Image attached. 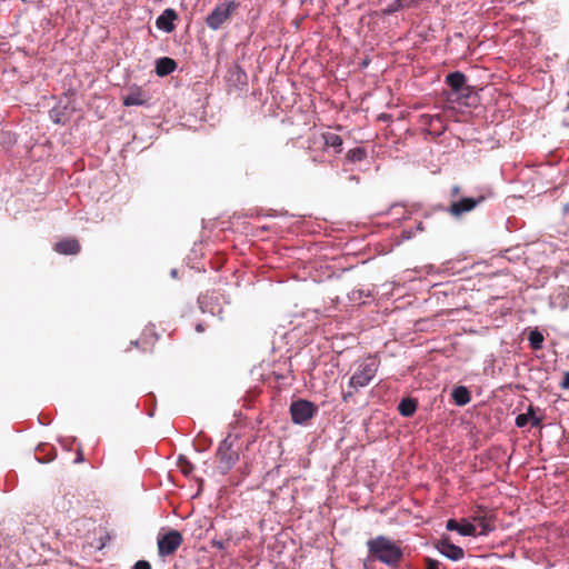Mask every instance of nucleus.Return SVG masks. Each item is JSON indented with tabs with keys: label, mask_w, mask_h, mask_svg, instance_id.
<instances>
[{
	"label": "nucleus",
	"mask_w": 569,
	"mask_h": 569,
	"mask_svg": "<svg viewBox=\"0 0 569 569\" xmlns=\"http://www.w3.org/2000/svg\"><path fill=\"white\" fill-rule=\"evenodd\" d=\"M473 523L477 525V536H487L495 527L482 516L473 517Z\"/></svg>",
	"instance_id": "17"
},
{
	"label": "nucleus",
	"mask_w": 569,
	"mask_h": 569,
	"mask_svg": "<svg viewBox=\"0 0 569 569\" xmlns=\"http://www.w3.org/2000/svg\"><path fill=\"white\" fill-rule=\"evenodd\" d=\"M367 156V152L363 148L357 147L353 149H350L347 154L346 159L350 162H360L362 161Z\"/></svg>",
	"instance_id": "23"
},
{
	"label": "nucleus",
	"mask_w": 569,
	"mask_h": 569,
	"mask_svg": "<svg viewBox=\"0 0 569 569\" xmlns=\"http://www.w3.org/2000/svg\"><path fill=\"white\" fill-rule=\"evenodd\" d=\"M133 569H151V566L146 560H139L134 563Z\"/></svg>",
	"instance_id": "32"
},
{
	"label": "nucleus",
	"mask_w": 569,
	"mask_h": 569,
	"mask_svg": "<svg viewBox=\"0 0 569 569\" xmlns=\"http://www.w3.org/2000/svg\"><path fill=\"white\" fill-rule=\"evenodd\" d=\"M486 200L485 196L478 197H462L455 200L446 209V211L453 218H461L463 214L471 212L479 204Z\"/></svg>",
	"instance_id": "6"
},
{
	"label": "nucleus",
	"mask_w": 569,
	"mask_h": 569,
	"mask_svg": "<svg viewBox=\"0 0 569 569\" xmlns=\"http://www.w3.org/2000/svg\"><path fill=\"white\" fill-rule=\"evenodd\" d=\"M348 179L351 182H355L356 184H358L360 182V178L358 176H355V174L349 176Z\"/></svg>",
	"instance_id": "37"
},
{
	"label": "nucleus",
	"mask_w": 569,
	"mask_h": 569,
	"mask_svg": "<svg viewBox=\"0 0 569 569\" xmlns=\"http://www.w3.org/2000/svg\"><path fill=\"white\" fill-rule=\"evenodd\" d=\"M563 389H569V372H565L563 379L560 383Z\"/></svg>",
	"instance_id": "33"
},
{
	"label": "nucleus",
	"mask_w": 569,
	"mask_h": 569,
	"mask_svg": "<svg viewBox=\"0 0 569 569\" xmlns=\"http://www.w3.org/2000/svg\"><path fill=\"white\" fill-rule=\"evenodd\" d=\"M406 9L401 0L391 1L383 10L382 14L390 16L399 10Z\"/></svg>",
	"instance_id": "24"
},
{
	"label": "nucleus",
	"mask_w": 569,
	"mask_h": 569,
	"mask_svg": "<svg viewBox=\"0 0 569 569\" xmlns=\"http://www.w3.org/2000/svg\"><path fill=\"white\" fill-rule=\"evenodd\" d=\"M131 345H133V346H136V347H137V346H138V340L132 341V342H131Z\"/></svg>",
	"instance_id": "40"
},
{
	"label": "nucleus",
	"mask_w": 569,
	"mask_h": 569,
	"mask_svg": "<svg viewBox=\"0 0 569 569\" xmlns=\"http://www.w3.org/2000/svg\"><path fill=\"white\" fill-rule=\"evenodd\" d=\"M50 118L52 119V121L54 123H60L61 122V119H60V111L56 108L51 109L50 110Z\"/></svg>",
	"instance_id": "31"
},
{
	"label": "nucleus",
	"mask_w": 569,
	"mask_h": 569,
	"mask_svg": "<svg viewBox=\"0 0 569 569\" xmlns=\"http://www.w3.org/2000/svg\"><path fill=\"white\" fill-rule=\"evenodd\" d=\"M80 243L74 238H66L56 243L54 250L60 254H77L80 252Z\"/></svg>",
	"instance_id": "12"
},
{
	"label": "nucleus",
	"mask_w": 569,
	"mask_h": 569,
	"mask_svg": "<svg viewBox=\"0 0 569 569\" xmlns=\"http://www.w3.org/2000/svg\"><path fill=\"white\" fill-rule=\"evenodd\" d=\"M398 410L403 417H411L417 410V402L413 399H402L398 406Z\"/></svg>",
	"instance_id": "18"
},
{
	"label": "nucleus",
	"mask_w": 569,
	"mask_h": 569,
	"mask_svg": "<svg viewBox=\"0 0 569 569\" xmlns=\"http://www.w3.org/2000/svg\"><path fill=\"white\" fill-rule=\"evenodd\" d=\"M83 460H84V458H83L82 451H81V450H78V452H77V457H76V459H74V463H80V462H82Z\"/></svg>",
	"instance_id": "35"
},
{
	"label": "nucleus",
	"mask_w": 569,
	"mask_h": 569,
	"mask_svg": "<svg viewBox=\"0 0 569 569\" xmlns=\"http://www.w3.org/2000/svg\"><path fill=\"white\" fill-rule=\"evenodd\" d=\"M458 533L463 537H476L477 536V525L473 522H469L466 519H462L459 522Z\"/></svg>",
	"instance_id": "20"
},
{
	"label": "nucleus",
	"mask_w": 569,
	"mask_h": 569,
	"mask_svg": "<svg viewBox=\"0 0 569 569\" xmlns=\"http://www.w3.org/2000/svg\"><path fill=\"white\" fill-rule=\"evenodd\" d=\"M196 330H197L198 332H203V331H204V327H203V325H202V323H198V325L196 326Z\"/></svg>",
	"instance_id": "38"
},
{
	"label": "nucleus",
	"mask_w": 569,
	"mask_h": 569,
	"mask_svg": "<svg viewBox=\"0 0 569 569\" xmlns=\"http://www.w3.org/2000/svg\"><path fill=\"white\" fill-rule=\"evenodd\" d=\"M291 420L296 425H305L318 412V407L309 400L299 399L290 405Z\"/></svg>",
	"instance_id": "5"
},
{
	"label": "nucleus",
	"mask_w": 569,
	"mask_h": 569,
	"mask_svg": "<svg viewBox=\"0 0 569 569\" xmlns=\"http://www.w3.org/2000/svg\"><path fill=\"white\" fill-rule=\"evenodd\" d=\"M378 371V361L375 358H367L358 362L357 368L349 380V387L358 390L367 387Z\"/></svg>",
	"instance_id": "2"
},
{
	"label": "nucleus",
	"mask_w": 569,
	"mask_h": 569,
	"mask_svg": "<svg viewBox=\"0 0 569 569\" xmlns=\"http://www.w3.org/2000/svg\"><path fill=\"white\" fill-rule=\"evenodd\" d=\"M247 73L240 66L234 64L229 69L228 81L230 84L237 87L238 89H242L244 86H247Z\"/></svg>",
	"instance_id": "13"
},
{
	"label": "nucleus",
	"mask_w": 569,
	"mask_h": 569,
	"mask_svg": "<svg viewBox=\"0 0 569 569\" xmlns=\"http://www.w3.org/2000/svg\"><path fill=\"white\" fill-rule=\"evenodd\" d=\"M182 535L177 530H170L158 537V552L161 557L170 556L181 546Z\"/></svg>",
	"instance_id": "7"
},
{
	"label": "nucleus",
	"mask_w": 569,
	"mask_h": 569,
	"mask_svg": "<svg viewBox=\"0 0 569 569\" xmlns=\"http://www.w3.org/2000/svg\"><path fill=\"white\" fill-rule=\"evenodd\" d=\"M367 547L373 559L390 567H397L403 557L400 546L382 535L369 539Z\"/></svg>",
	"instance_id": "1"
},
{
	"label": "nucleus",
	"mask_w": 569,
	"mask_h": 569,
	"mask_svg": "<svg viewBox=\"0 0 569 569\" xmlns=\"http://www.w3.org/2000/svg\"><path fill=\"white\" fill-rule=\"evenodd\" d=\"M178 14L174 9L168 8L163 10V12L156 19V27L159 30H162L167 33H170L174 30V20H177Z\"/></svg>",
	"instance_id": "10"
},
{
	"label": "nucleus",
	"mask_w": 569,
	"mask_h": 569,
	"mask_svg": "<svg viewBox=\"0 0 569 569\" xmlns=\"http://www.w3.org/2000/svg\"><path fill=\"white\" fill-rule=\"evenodd\" d=\"M369 297H371V292L363 289H355L349 293V300L355 305L365 303V298Z\"/></svg>",
	"instance_id": "21"
},
{
	"label": "nucleus",
	"mask_w": 569,
	"mask_h": 569,
	"mask_svg": "<svg viewBox=\"0 0 569 569\" xmlns=\"http://www.w3.org/2000/svg\"><path fill=\"white\" fill-rule=\"evenodd\" d=\"M351 397H352V392L351 391L342 392V400L345 402H348Z\"/></svg>",
	"instance_id": "36"
},
{
	"label": "nucleus",
	"mask_w": 569,
	"mask_h": 569,
	"mask_svg": "<svg viewBox=\"0 0 569 569\" xmlns=\"http://www.w3.org/2000/svg\"><path fill=\"white\" fill-rule=\"evenodd\" d=\"M529 345L533 350H540L543 343V336L538 330H531L528 336Z\"/></svg>",
	"instance_id": "22"
},
{
	"label": "nucleus",
	"mask_w": 569,
	"mask_h": 569,
	"mask_svg": "<svg viewBox=\"0 0 569 569\" xmlns=\"http://www.w3.org/2000/svg\"><path fill=\"white\" fill-rule=\"evenodd\" d=\"M179 463L182 467L184 473H189L192 470V465L183 457L179 458Z\"/></svg>",
	"instance_id": "28"
},
{
	"label": "nucleus",
	"mask_w": 569,
	"mask_h": 569,
	"mask_svg": "<svg viewBox=\"0 0 569 569\" xmlns=\"http://www.w3.org/2000/svg\"><path fill=\"white\" fill-rule=\"evenodd\" d=\"M325 146L335 149L336 153H340L342 150V138L333 132H326L322 134Z\"/></svg>",
	"instance_id": "16"
},
{
	"label": "nucleus",
	"mask_w": 569,
	"mask_h": 569,
	"mask_svg": "<svg viewBox=\"0 0 569 569\" xmlns=\"http://www.w3.org/2000/svg\"><path fill=\"white\" fill-rule=\"evenodd\" d=\"M467 78L460 71H455L446 77V83L451 88V90L459 94H465L466 91H469V87L466 84Z\"/></svg>",
	"instance_id": "11"
},
{
	"label": "nucleus",
	"mask_w": 569,
	"mask_h": 569,
	"mask_svg": "<svg viewBox=\"0 0 569 569\" xmlns=\"http://www.w3.org/2000/svg\"><path fill=\"white\" fill-rule=\"evenodd\" d=\"M459 192H460V187L457 184L452 186V188L450 190L451 197H453V198L457 197L459 194Z\"/></svg>",
	"instance_id": "34"
},
{
	"label": "nucleus",
	"mask_w": 569,
	"mask_h": 569,
	"mask_svg": "<svg viewBox=\"0 0 569 569\" xmlns=\"http://www.w3.org/2000/svg\"><path fill=\"white\" fill-rule=\"evenodd\" d=\"M177 69V63L169 57H162L156 61V73L159 77H166Z\"/></svg>",
	"instance_id": "14"
},
{
	"label": "nucleus",
	"mask_w": 569,
	"mask_h": 569,
	"mask_svg": "<svg viewBox=\"0 0 569 569\" xmlns=\"http://www.w3.org/2000/svg\"><path fill=\"white\" fill-rule=\"evenodd\" d=\"M149 100V93L138 86L130 87L127 93L122 96V104L124 107L148 106Z\"/></svg>",
	"instance_id": "8"
},
{
	"label": "nucleus",
	"mask_w": 569,
	"mask_h": 569,
	"mask_svg": "<svg viewBox=\"0 0 569 569\" xmlns=\"http://www.w3.org/2000/svg\"><path fill=\"white\" fill-rule=\"evenodd\" d=\"M533 413V407L529 406L526 413H520L516 417V426L518 428H523L529 422V415Z\"/></svg>",
	"instance_id": "25"
},
{
	"label": "nucleus",
	"mask_w": 569,
	"mask_h": 569,
	"mask_svg": "<svg viewBox=\"0 0 569 569\" xmlns=\"http://www.w3.org/2000/svg\"><path fill=\"white\" fill-rule=\"evenodd\" d=\"M459 522H457L455 519H449L446 523V529L449 531H457L458 532Z\"/></svg>",
	"instance_id": "30"
},
{
	"label": "nucleus",
	"mask_w": 569,
	"mask_h": 569,
	"mask_svg": "<svg viewBox=\"0 0 569 569\" xmlns=\"http://www.w3.org/2000/svg\"><path fill=\"white\" fill-rule=\"evenodd\" d=\"M170 273H171L172 278H177V276H178L177 269H172Z\"/></svg>",
	"instance_id": "39"
},
{
	"label": "nucleus",
	"mask_w": 569,
	"mask_h": 569,
	"mask_svg": "<svg viewBox=\"0 0 569 569\" xmlns=\"http://www.w3.org/2000/svg\"><path fill=\"white\" fill-rule=\"evenodd\" d=\"M541 417L536 415V409L533 408V413L529 415V421L531 422V427H538L541 423Z\"/></svg>",
	"instance_id": "29"
},
{
	"label": "nucleus",
	"mask_w": 569,
	"mask_h": 569,
	"mask_svg": "<svg viewBox=\"0 0 569 569\" xmlns=\"http://www.w3.org/2000/svg\"><path fill=\"white\" fill-rule=\"evenodd\" d=\"M229 541H230V538H227L226 540L212 539L211 546H212V548H216L218 550H224V549H227Z\"/></svg>",
	"instance_id": "26"
},
{
	"label": "nucleus",
	"mask_w": 569,
	"mask_h": 569,
	"mask_svg": "<svg viewBox=\"0 0 569 569\" xmlns=\"http://www.w3.org/2000/svg\"><path fill=\"white\" fill-rule=\"evenodd\" d=\"M425 565H426V569H440V567H441L440 561H438L433 558H430V557L425 558Z\"/></svg>",
	"instance_id": "27"
},
{
	"label": "nucleus",
	"mask_w": 569,
	"mask_h": 569,
	"mask_svg": "<svg viewBox=\"0 0 569 569\" xmlns=\"http://www.w3.org/2000/svg\"><path fill=\"white\" fill-rule=\"evenodd\" d=\"M451 397L459 407L466 406L471 401L470 391L465 386L455 387L451 391Z\"/></svg>",
	"instance_id": "15"
},
{
	"label": "nucleus",
	"mask_w": 569,
	"mask_h": 569,
	"mask_svg": "<svg viewBox=\"0 0 569 569\" xmlns=\"http://www.w3.org/2000/svg\"><path fill=\"white\" fill-rule=\"evenodd\" d=\"M217 458L219 461L218 469L221 475H227L239 460V453L233 448V441L230 437L224 438L217 449Z\"/></svg>",
	"instance_id": "3"
},
{
	"label": "nucleus",
	"mask_w": 569,
	"mask_h": 569,
	"mask_svg": "<svg viewBox=\"0 0 569 569\" xmlns=\"http://www.w3.org/2000/svg\"><path fill=\"white\" fill-rule=\"evenodd\" d=\"M238 7L239 3L234 0L217 4L206 18L207 27L213 31L220 29L222 24L230 19Z\"/></svg>",
	"instance_id": "4"
},
{
	"label": "nucleus",
	"mask_w": 569,
	"mask_h": 569,
	"mask_svg": "<svg viewBox=\"0 0 569 569\" xmlns=\"http://www.w3.org/2000/svg\"><path fill=\"white\" fill-rule=\"evenodd\" d=\"M435 547L440 555L451 561H459L465 557L463 549L451 543L447 538L438 540Z\"/></svg>",
	"instance_id": "9"
},
{
	"label": "nucleus",
	"mask_w": 569,
	"mask_h": 569,
	"mask_svg": "<svg viewBox=\"0 0 569 569\" xmlns=\"http://www.w3.org/2000/svg\"><path fill=\"white\" fill-rule=\"evenodd\" d=\"M428 126L430 133H435L436 136H440L445 130L443 120L439 114L430 116L428 118Z\"/></svg>",
	"instance_id": "19"
}]
</instances>
